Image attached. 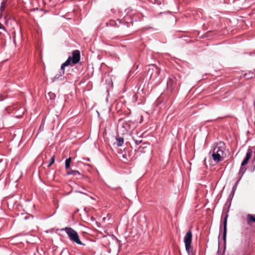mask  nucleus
<instances>
[{
    "label": "nucleus",
    "instance_id": "18",
    "mask_svg": "<svg viewBox=\"0 0 255 255\" xmlns=\"http://www.w3.org/2000/svg\"><path fill=\"white\" fill-rule=\"evenodd\" d=\"M134 141L136 145H138V144H139L141 142V141H142V140H136V139H134Z\"/></svg>",
    "mask_w": 255,
    "mask_h": 255
},
{
    "label": "nucleus",
    "instance_id": "19",
    "mask_svg": "<svg viewBox=\"0 0 255 255\" xmlns=\"http://www.w3.org/2000/svg\"><path fill=\"white\" fill-rule=\"evenodd\" d=\"M43 128H44V124L42 125V124L40 126V129H41L42 130H43Z\"/></svg>",
    "mask_w": 255,
    "mask_h": 255
},
{
    "label": "nucleus",
    "instance_id": "10",
    "mask_svg": "<svg viewBox=\"0 0 255 255\" xmlns=\"http://www.w3.org/2000/svg\"><path fill=\"white\" fill-rule=\"evenodd\" d=\"M246 170V169H245L243 166H242L240 167L239 172L238 173V174L239 176H240V177L239 179H241L242 177L243 176L244 174L245 173V171Z\"/></svg>",
    "mask_w": 255,
    "mask_h": 255
},
{
    "label": "nucleus",
    "instance_id": "14",
    "mask_svg": "<svg viewBox=\"0 0 255 255\" xmlns=\"http://www.w3.org/2000/svg\"><path fill=\"white\" fill-rule=\"evenodd\" d=\"M6 5V1H5L3 0V1L1 2L0 6V10L1 12L3 11L4 10Z\"/></svg>",
    "mask_w": 255,
    "mask_h": 255
},
{
    "label": "nucleus",
    "instance_id": "2",
    "mask_svg": "<svg viewBox=\"0 0 255 255\" xmlns=\"http://www.w3.org/2000/svg\"><path fill=\"white\" fill-rule=\"evenodd\" d=\"M225 149V144L221 142L214 147L212 156L215 162H219L223 160L226 155Z\"/></svg>",
    "mask_w": 255,
    "mask_h": 255
},
{
    "label": "nucleus",
    "instance_id": "5",
    "mask_svg": "<svg viewBox=\"0 0 255 255\" xmlns=\"http://www.w3.org/2000/svg\"><path fill=\"white\" fill-rule=\"evenodd\" d=\"M147 74L150 76V79L151 80H156L160 73V70L156 65H150L148 66Z\"/></svg>",
    "mask_w": 255,
    "mask_h": 255
},
{
    "label": "nucleus",
    "instance_id": "7",
    "mask_svg": "<svg viewBox=\"0 0 255 255\" xmlns=\"http://www.w3.org/2000/svg\"><path fill=\"white\" fill-rule=\"evenodd\" d=\"M228 215L226 214L225 215V217L224 219L223 222V226H224V231H223V240L226 242V235H227V219H228Z\"/></svg>",
    "mask_w": 255,
    "mask_h": 255
},
{
    "label": "nucleus",
    "instance_id": "23",
    "mask_svg": "<svg viewBox=\"0 0 255 255\" xmlns=\"http://www.w3.org/2000/svg\"><path fill=\"white\" fill-rule=\"evenodd\" d=\"M77 192L80 193H83L81 191H77Z\"/></svg>",
    "mask_w": 255,
    "mask_h": 255
},
{
    "label": "nucleus",
    "instance_id": "9",
    "mask_svg": "<svg viewBox=\"0 0 255 255\" xmlns=\"http://www.w3.org/2000/svg\"><path fill=\"white\" fill-rule=\"evenodd\" d=\"M124 144V138L118 137L117 138V145L118 146H122Z\"/></svg>",
    "mask_w": 255,
    "mask_h": 255
},
{
    "label": "nucleus",
    "instance_id": "26",
    "mask_svg": "<svg viewBox=\"0 0 255 255\" xmlns=\"http://www.w3.org/2000/svg\"><path fill=\"white\" fill-rule=\"evenodd\" d=\"M252 77H250V78H251ZM249 77H247V79H249Z\"/></svg>",
    "mask_w": 255,
    "mask_h": 255
},
{
    "label": "nucleus",
    "instance_id": "17",
    "mask_svg": "<svg viewBox=\"0 0 255 255\" xmlns=\"http://www.w3.org/2000/svg\"><path fill=\"white\" fill-rule=\"evenodd\" d=\"M249 160L247 159V158H245L243 160V161L242 162L241 165L242 166H244L245 165L247 164Z\"/></svg>",
    "mask_w": 255,
    "mask_h": 255
},
{
    "label": "nucleus",
    "instance_id": "12",
    "mask_svg": "<svg viewBox=\"0 0 255 255\" xmlns=\"http://www.w3.org/2000/svg\"><path fill=\"white\" fill-rule=\"evenodd\" d=\"M252 154V150H251V149L249 148L246 153L245 158H247V159L249 160L251 157Z\"/></svg>",
    "mask_w": 255,
    "mask_h": 255
},
{
    "label": "nucleus",
    "instance_id": "15",
    "mask_svg": "<svg viewBox=\"0 0 255 255\" xmlns=\"http://www.w3.org/2000/svg\"><path fill=\"white\" fill-rule=\"evenodd\" d=\"M240 180V179H239L235 183V185L234 186L233 188V190H232V193L233 194H234L235 191L236 190V188H237V186Z\"/></svg>",
    "mask_w": 255,
    "mask_h": 255
},
{
    "label": "nucleus",
    "instance_id": "21",
    "mask_svg": "<svg viewBox=\"0 0 255 255\" xmlns=\"http://www.w3.org/2000/svg\"><path fill=\"white\" fill-rule=\"evenodd\" d=\"M2 27V25L0 23V29Z\"/></svg>",
    "mask_w": 255,
    "mask_h": 255
},
{
    "label": "nucleus",
    "instance_id": "3",
    "mask_svg": "<svg viewBox=\"0 0 255 255\" xmlns=\"http://www.w3.org/2000/svg\"><path fill=\"white\" fill-rule=\"evenodd\" d=\"M62 230L65 231L69 237V240L72 242L80 245H85L81 241L78 233L72 228L70 227H66L62 229Z\"/></svg>",
    "mask_w": 255,
    "mask_h": 255
},
{
    "label": "nucleus",
    "instance_id": "4",
    "mask_svg": "<svg viewBox=\"0 0 255 255\" xmlns=\"http://www.w3.org/2000/svg\"><path fill=\"white\" fill-rule=\"evenodd\" d=\"M192 239V234L190 230L188 231L184 238V242L185 243V249L188 255H190L193 251L191 247V243Z\"/></svg>",
    "mask_w": 255,
    "mask_h": 255
},
{
    "label": "nucleus",
    "instance_id": "13",
    "mask_svg": "<svg viewBox=\"0 0 255 255\" xmlns=\"http://www.w3.org/2000/svg\"><path fill=\"white\" fill-rule=\"evenodd\" d=\"M71 162V158L70 157L67 158L65 160V168L68 169L70 165Z\"/></svg>",
    "mask_w": 255,
    "mask_h": 255
},
{
    "label": "nucleus",
    "instance_id": "20",
    "mask_svg": "<svg viewBox=\"0 0 255 255\" xmlns=\"http://www.w3.org/2000/svg\"><path fill=\"white\" fill-rule=\"evenodd\" d=\"M175 80V78H173V79H170V81L171 80L172 81V82L173 83L174 81Z\"/></svg>",
    "mask_w": 255,
    "mask_h": 255
},
{
    "label": "nucleus",
    "instance_id": "8",
    "mask_svg": "<svg viewBox=\"0 0 255 255\" xmlns=\"http://www.w3.org/2000/svg\"><path fill=\"white\" fill-rule=\"evenodd\" d=\"M247 222L249 225H251L252 223H255V214H248L247 216Z\"/></svg>",
    "mask_w": 255,
    "mask_h": 255
},
{
    "label": "nucleus",
    "instance_id": "22",
    "mask_svg": "<svg viewBox=\"0 0 255 255\" xmlns=\"http://www.w3.org/2000/svg\"><path fill=\"white\" fill-rule=\"evenodd\" d=\"M170 81H168V82H167V84H168V85H169V84H170Z\"/></svg>",
    "mask_w": 255,
    "mask_h": 255
},
{
    "label": "nucleus",
    "instance_id": "25",
    "mask_svg": "<svg viewBox=\"0 0 255 255\" xmlns=\"http://www.w3.org/2000/svg\"><path fill=\"white\" fill-rule=\"evenodd\" d=\"M124 158H125V156L124 155H123Z\"/></svg>",
    "mask_w": 255,
    "mask_h": 255
},
{
    "label": "nucleus",
    "instance_id": "16",
    "mask_svg": "<svg viewBox=\"0 0 255 255\" xmlns=\"http://www.w3.org/2000/svg\"><path fill=\"white\" fill-rule=\"evenodd\" d=\"M55 161V157L54 155L52 156L50 160V163L48 165V166L51 165Z\"/></svg>",
    "mask_w": 255,
    "mask_h": 255
},
{
    "label": "nucleus",
    "instance_id": "1",
    "mask_svg": "<svg viewBox=\"0 0 255 255\" xmlns=\"http://www.w3.org/2000/svg\"><path fill=\"white\" fill-rule=\"evenodd\" d=\"M80 60V53L78 50H74L72 52V56H69L67 60L63 63L61 66V70L60 74H56L54 76V80L59 79L60 77H62L64 73V68L65 67L69 66L72 62L73 64L78 63Z\"/></svg>",
    "mask_w": 255,
    "mask_h": 255
},
{
    "label": "nucleus",
    "instance_id": "24",
    "mask_svg": "<svg viewBox=\"0 0 255 255\" xmlns=\"http://www.w3.org/2000/svg\"><path fill=\"white\" fill-rule=\"evenodd\" d=\"M24 218H25V220H26L27 219V217H25Z\"/></svg>",
    "mask_w": 255,
    "mask_h": 255
},
{
    "label": "nucleus",
    "instance_id": "6",
    "mask_svg": "<svg viewBox=\"0 0 255 255\" xmlns=\"http://www.w3.org/2000/svg\"><path fill=\"white\" fill-rule=\"evenodd\" d=\"M117 21L118 22V23H117V22H116L115 21H111L110 24L111 25H115L118 27H119L120 26V24H121V23H122V24H124L125 25H126L127 27H129L131 25H132V24H133L132 21H130V22H128V21H127L125 19L120 20L119 19H118Z\"/></svg>",
    "mask_w": 255,
    "mask_h": 255
},
{
    "label": "nucleus",
    "instance_id": "11",
    "mask_svg": "<svg viewBox=\"0 0 255 255\" xmlns=\"http://www.w3.org/2000/svg\"><path fill=\"white\" fill-rule=\"evenodd\" d=\"M67 175H73L74 176H76L77 175H79L80 174L79 171L78 170H71L67 172Z\"/></svg>",
    "mask_w": 255,
    "mask_h": 255
}]
</instances>
